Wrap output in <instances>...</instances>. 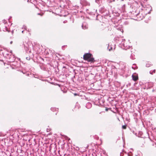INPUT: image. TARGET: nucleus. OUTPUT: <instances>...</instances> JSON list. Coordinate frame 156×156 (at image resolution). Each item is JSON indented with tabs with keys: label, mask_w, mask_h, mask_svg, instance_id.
Returning <instances> with one entry per match:
<instances>
[{
	"label": "nucleus",
	"mask_w": 156,
	"mask_h": 156,
	"mask_svg": "<svg viewBox=\"0 0 156 156\" xmlns=\"http://www.w3.org/2000/svg\"><path fill=\"white\" fill-rule=\"evenodd\" d=\"M83 59L87 61L88 62L94 63L95 62L93 55L90 53H85L83 56Z\"/></svg>",
	"instance_id": "f257e3e1"
},
{
	"label": "nucleus",
	"mask_w": 156,
	"mask_h": 156,
	"mask_svg": "<svg viewBox=\"0 0 156 156\" xmlns=\"http://www.w3.org/2000/svg\"><path fill=\"white\" fill-rule=\"evenodd\" d=\"M140 13H139V14L138 15V16H140Z\"/></svg>",
	"instance_id": "9d476101"
},
{
	"label": "nucleus",
	"mask_w": 156,
	"mask_h": 156,
	"mask_svg": "<svg viewBox=\"0 0 156 156\" xmlns=\"http://www.w3.org/2000/svg\"><path fill=\"white\" fill-rule=\"evenodd\" d=\"M126 125H123L122 126V128L123 129H126Z\"/></svg>",
	"instance_id": "39448f33"
},
{
	"label": "nucleus",
	"mask_w": 156,
	"mask_h": 156,
	"mask_svg": "<svg viewBox=\"0 0 156 156\" xmlns=\"http://www.w3.org/2000/svg\"><path fill=\"white\" fill-rule=\"evenodd\" d=\"M9 69L8 68H6L5 69L4 72L5 73L6 72H7L9 71Z\"/></svg>",
	"instance_id": "20e7f679"
},
{
	"label": "nucleus",
	"mask_w": 156,
	"mask_h": 156,
	"mask_svg": "<svg viewBox=\"0 0 156 156\" xmlns=\"http://www.w3.org/2000/svg\"><path fill=\"white\" fill-rule=\"evenodd\" d=\"M155 69H154V70L153 71L152 73H155Z\"/></svg>",
	"instance_id": "6e6552de"
},
{
	"label": "nucleus",
	"mask_w": 156,
	"mask_h": 156,
	"mask_svg": "<svg viewBox=\"0 0 156 156\" xmlns=\"http://www.w3.org/2000/svg\"><path fill=\"white\" fill-rule=\"evenodd\" d=\"M132 77L133 80L134 81H137L138 79V76L137 75H132Z\"/></svg>",
	"instance_id": "7ed1b4c3"
},
{
	"label": "nucleus",
	"mask_w": 156,
	"mask_h": 156,
	"mask_svg": "<svg viewBox=\"0 0 156 156\" xmlns=\"http://www.w3.org/2000/svg\"><path fill=\"white\" fill-rule=\"evenodd\" d=\"M105 110H106V111H108V109L107 108H106V109Z\"/></svg>",
	"instance_id": "9b49d317"
},
{
	"label": "nucleus",
	"mask_w": 156,
	"mask_h": 156,
	"mask_svg": "<svg viewBox=\"0 0 156 156\" xmlns=\"http://www.w3.org/2000/svg\"><path fill=\"white\" fill-rule=\"evenodd\" d=\"M38 15H40V16H42V14H41V13H38Z\"/></svg>",
	"instance_id": "423d86ee"
},
{
	"label": "nucleus",
	"mask_w": 156,
	"mask_h": 156,
	"mask_svg": "<svg viewBox=\"0 0 156 156\" xmlns=\"http://www.w3.org/2000/svg\"><path fill=\"white\" fill-rule=\"evenodd\" d=\"M2 29L3 31L5 32L7 31L9 32L10 31L9 28L7 27L6 25H5L2 26Z\"/></svg>",
	"instance_id": "f03ea898"
},
{
	"label": "nucleus",
	"mask_w": 156,
	"mask_h": 156,
	"mask_svg": "<svg viewBox=\"0 0 156 156\" xmlns=\"http://www.w3.org/2000/svg\"><path fill=\"white\" fill-rule=\"evenodd\" d=\"M144 16H142V17L141 18V20L143 19V18H144Z\"/></svg>",
	"instance_id": "0eeeda50"
},
{
	"label": "nucleus",
	"mask_w": 156,
	"mask_h": 156,
	"mask_svg": "<svg viewBox=\"0 0 156 156\" xmlns=\"http://www.w3.org/2000/svg\"><path fill=\"white\" fill-rule=\"evenodd\" d=\"M12 43H13L12 41H11L10 42V44H12Z\"/></svg>",
	"instance_id": "1a4fd4ad"
},
{
	"label": "nucleus",
	"mask_w": 156,
	"mask_h": 156,
	"mask_svg": "<svg viewBox=\"0 0 156 156\" xmlns=\"http://www.w3.org/2000/svg\"><path fill=\"white\" fill-rule=\"evenodd\" d=\"M150 73L151 74H153V73H151V72H150Z\"/></svg>",
	"instance_id": "f8f14e48"
}]
</instances>
